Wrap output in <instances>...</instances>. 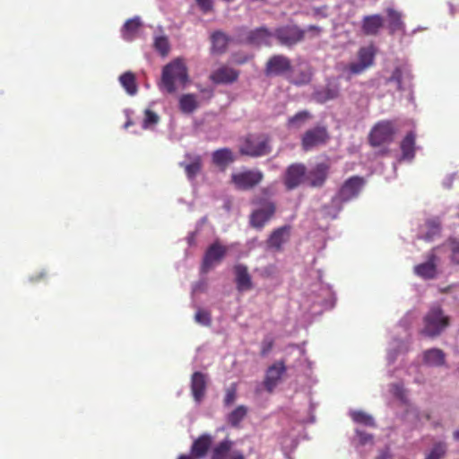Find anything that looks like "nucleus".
Listing matches in <instances>:
<instances>
[{
    "label": "nucleus",
    "mask_w": 459,
    "mask_h": 459,
    "mask_svg": "<svg viewBox=\"0 0 459 459\" xmlns=\"http://www.w3.org/2000/svg\"><path fill=\"white\" fill-rule=\"evenodd\" d=\"M454 438H455V440H459V429H457V430H455V431L454 432Z\"/></svg>",
    "instance_id": "nucleus-54"
},
{
    "label": "nucleus",
    "mask_w": 459,
    "mask_h": 459,
    "mask_svg": "<svg viewBox=\"0 0 459 459\" xmlns=\"http://www.w3.org/2000/svg\"><path fill=\"white\" fill-rule=\"evenodd\" d=\"M286 370L283 360L276 361L267 368L263 385L268 393L273 392Z\"/></svg>",
    "instance_id": "nucleus-14"
},
{
    "label": "nucleus",
    "mask_w": 459,
    "mask_h": 459,
    "mask_svg": "<svg viewBox=\"0 0 459 459\" xmlns=\"http://www.w3.org/2000/svg\"><path fill=\"white\" fill-rule=\"evenodd\" d=\"M212 160L216 166L225 169L229 164L235 160V156L230 149L221 148L212 152Z\"/></svg>",
    "instance_id": "nucleus-26"
},
{
    "label": "nucleus",
    "mask_w": 459,
    "mask_h": 459,
    "mask_svg": "<svg viewBox=\"0 0 459 459\" xmlns=\"http://www.w3.org/2000/svg\"><path fill=\"white\" fill-rule=\"evenodd\" d=\"M394 128L391 121L378 122L370 131L368 142L374 147L381 146L393 141Z\"/></svg>",
    "instance_id": "nucleus-7"
},
{
    "label": "nucleus",
    "mask_w": 459,
    "mask_h": 459,
    "mask_svg": "<svg viewBox=\"0 0 459 459\" xmlns=\"http://www.w3.org/2000/svg\"><path fill=\"white\" fill-rule=\"evenodd\" d=\"M307 31H310L313 33V36H318L322 32V28L316 25H309L307 30Z\"/></svg>",
    "instance_id": "nucleus-51"
},
{
    "label": "nucleus",
    "mask_w": 459,
    "mask_h": 459,
    "mask_svg": "<svg viewBox=\"0 0 459 459\" xmlns=\"http://www.w3.org/2000/svg\"><path fill=\"white\" fill-rule=\"evenodd\" d=\"M446 245L448 246L450 254V261L455 265H459V239L455 238H449Z\"/></svg>",
    "instance_id": "nucleus-39"
},
{
    "label": "nucleus",
    "mask_w": 459,
    "mask_h": 459,
    "mask_svg": "<svg viewBox=\"0 0 459 459\" xmlns=\"http://www.w3.org/2000/svg\"><path fill=\"white\" fill-rule=\"evenodd\" d=\"M233 442L228 438L218 443L211 453L210 459H228L230 457Z\"/></svg>",
    "instance_id": "nucleus-29"
},
{
    "label": "nucleus",
    "mask_w": 459,
    "mask_h": 459,
    "mask_svg": "<svg viewBox=\"0 0 459 459\" xmlns=\"http://www.w3.org/2000/svg\"><path fill=\"white\" fill-rule=\"evenodd\" d=\"M357 433L359 436L361 444H367L368 442H371L373 439V437L370 434H367V433L360 432V431H357Z\"/></svg>",
    "instance_id": "nucleus-50"
},
{
    "label": "nucleus",
    "mask_w": 459,
    "mask_h": 459,
    "mask_svg": "<svg viewBox=\"0 0 459 459\" xmlns=\"http://www.w3.org/2000/svg\"><path fill=\"white\" fill-rule=\"evenodd\" d=\"M198 7L204 13H210L213 10L212 0H195Z\"/></svg>",
    "instance_id": "nucleus-47"
},
{
    "label": "nucleus",
    "mask_w": 459,
    "mask_h": 459,
    "mask_svg": "<svg viewBox=\"0 0 459 459\" xmlns=\"http://www.w3.org/2000/svg\"><path fill=\"white\" fill-rule=\"evenodd\" d=\"M255 208L249 215V224L252 228L261 230L276 212V204L268 199L254 200Z\"/></svg>",
    "instance_id": "nucleus-3"
},
{
    "label": "nucleus",
    "mask_w": 459,
    "mask_h": 459,
    "mask_svg": "<svg viewBox=\"0 0 459 459\" xmlns=\"http://www.w3.org/2000/svg\"><path fill=\"white\" fill-rule=\"evenodd\" d=\"M229 40L230 39L225 33L215 31L212 35V50L220 54L225 52Z\"/></svg>",
    "instance_id": "nucleus-34"
},
{
    "label": "nucleus",
    "mask_w": 459,
    "mask_h": 459,
    "mask_svg": "<svg viewBox=\"0 0 459 459\" xmlns=\"http://www.w3.org/2000/svg\"><path fill=\"white\" fill-rule=\"evenodd\" d=\"M272 152L271 138L268 134H248L241 140L239 152L249 157H262Z\"/></svg>",
    "instance_id": "nucleus-2"
},
{
    "label": "nucleus",
    "mask_w": 459,
    "mask_h": 459,
    "mask_svg": "<svg viewBox=\"0 0 459 459\" xmlns=\"http://www.w3.org/2000/svg\"><path fill=\"white\" fill-rule=\"evenodd\" d=\"M274 344V340L271 336H265L261 342V351L260 354L262 357H265L272 351Z\"/></svg>",
    "instance_id": "nucleus-46"
},
{
    "label": "nucleus",
    "mask_w": 459,
    "mask_h": 459,
    "mask_svg": "<svg viewBox=\"0 0 459 459\" xmlns=\"http://www.w3.org/2000/svg\"><path fill=\"white\" fill-rule=\"evenodd\" d=\"M186 159L187 161L181 162L180 167L185 169L189 179H194L202 170V158L200 155L186 154Z\"/></svg>",
    "instance_id": "nucleus-24"
},
{
    "label": "nucleus",
    "mask_w": 459,
    "mask_h": 459,
    "mask_svg": "<svg viewBox=\"0 0 459 459\" xmlns=\"http://www.w3.org/2000/svg\"><path fill=\"white\" fill-rule=\"evenodd\" d=\"M384 26V19L380 14L367 15L362 19L361 29L365 35L376 36Z\"/></svg>",
    "instance_id": "nucleus-22"
},
{
    "label": "nucleus",
    "mask_w": 459,
    "mask_h": 459,
    "mask_svg": "<svg viewBox=\"0 0 459 459\" xmlns=\"http://www.w3.org/2000/svg\"><path fill=\"white\" fill-rule=\"evenodd\" d=\"M132 125H133V122H132L130 119H128V120L126 121V123L125 124L124 127H125V128H128V127H129L130 126H132Z\"/></svg>",
    "instance_id": "nucleus-55"
},
{
    "label": "nucleus",
    "mask_w": 459,
    "mask_h": 459,
    "mask_svg": "<svg viewBox=\"0 0 459 459\" xmlns=\"http://www.w3.org/2000/svg\"><path fill=\"white\" fill-rule=\"evenodd\" d=\"M178 459H195L191 455H180Z\"/></svg>",
    "instance_id": "nucleus-53"
},
{
    "label": "nucleus",
    "mask_w": 459,
    "mask_h": 459,
    "mask_svg": "<svg viewBox=\"0 0 459 459\" xmlns=\"http://www.w3.org/2000/svg\"><path fill=\"white\" fill-rule=\"evenodd\" d=\"M339 93L340 89L338 84L328 83L325 87L316 91L313 93L312 98L317 103L324 104L328 100L338 98Z\"/></svg>",
    "instance_id": "nucleus-25"
},
{
    "label": "nucleus",
    "mask_w": 459,
    "mask_h": 459,
    "mask_svg": "<svg viewBox=\"0 0 459 459\" xmlns=\"http://www.w3.org/2000/svg\"><path fill=\"white\" fill-rule=\"evenodd\" d=\"M153 47L157 52L162 56H166L170 49L169 42L167 36H157L154 38Z\"/></svg>",
    "instance_id": "nucleus-38"
},
{
    "label": "nucleus",
    "mask_w": 459,
    "mask_h": 459,
    "mask_svg": "<svg viewBox=\"0 0 459 459\" xmlns=\"http://www.w3.org/2000/svg\"><path fill=\"white\" fill-rule=\"evenodd\" d=\"M423 360L429 366L441 367L446 364V354L437 348L429 349L423 353Z\"/></svg>",
    "instance_id": "nucleus-28"
},
{
    "label": "nucleus",
    "mask_w": 459,
    "mask_h": 459,
    "mask_svg": "<svg viewBox=\"0 0 459 459\" xmlns=\"http://www.w3.org/2000/svg\"><path fill=\"white\" fill-rule=\"evenodd\" d=\"M291 61L284 55H273L265 65V74L267 76L281 75L291 70Z\"/></svg>",
    "instance_id": "nucleus-15"
},
{
    "label": "nucleus",
    "mask_w": 459,
    "mask_h": 459,
    "mask_svg": "<svg viewBox=\"0 0 459 459\" xmlns=\"http://www.w3.org/2000/svg\"><path fill=\"white\" fill-rule=\"evenodd\" d=\"M239 41L249 45L260 47V46H270L271 39L273 37V33L271 32L267 28L261 27L249 31H247L244 38L243 34H239Z\"/></svg>",
    "instance_id": "nucleus-12"
},
{
    "label": "nucleus",
    "mask_w": 459,
    "mask_h": 459,
    "mask_svg": "<svg viewBox=\"0 0 459 459\" xmlns=\"http://www.w3.org/2000/svg\"><path fill=\"white\" fill-rule=\"evenodd\" d=\"M247 413V408L244 405L238 406L228 416V422L232 427H238Z\"/></svg>",
    "instance_id": "nucleus-37"
},
{
    "label": "nucleus",
    "mask_w": 459,
    "mask_h": 459,
    "mask_svg": "<svg viewBox=\"0 0 459 459\" xmlns=\"http://www.w3.org/2000/svg\"><path fill=\"white\" fill-rule=\"evenodd\" d=\"M311 118V114L307 111H299L288 120L289 126L299 128L307 120Z\"/></svg>",
    "instance_id": "nucleus-40"
},
{
    "label": "nucleus",
    "mask_w": 459,
    "mask_h": 459,
    "mask_svg": "<svg viewBox=\"0 0 459 459\" xmlns=\"http://www.w3.org/2000/svg\"><path fill=\"white\" fill-rule=\"evenodd\" d=\"M188 71L182 59L177 58L162 69L161 87L168 93H175L177 91V84L185 87L188 82Z\"/></svg>",
    "instance_id": "nucleus-1"
},
{
    "label": "nucleus",
    "mask_w": 459,
    "mask_h": 459,
    "mask_svg": "<svg viewBox=\"0 0 459 459\" xmlns=\"http://www.w3.org/2000/svg\"><path fill=\"white\" fill-rule=\"evenodd\" d=\"M330 166L325 162L317 163L307 173V179L313 187L322 186L328 178Z\"/></svg>",
    "instance_id": "nucleus-17"
},
{
    "label": "nucleus",
    "mask_w": 459,
    "mask_h": 459,
    "mask_svg": "<svg viewBox=\"0 0 459 459\" xmlns=\"http://www.w3.org/2000/svg\"><path fill=\"white\" fill-rule=\"evenodd\" d=\"M376 50L374 46L370 45L368 47L360 48L358 51L359 62L366 65L368 68L372 66L374 64Z\"/></svg>",
    "instance_id": "nucleus-35"
},
{
    "label": "nucleus",
    "mask_w": 459,
    "mask_h": 459,
    "mask_svg": "<svg viewBox=\"0 0 459 459\" xmlns=\"http://www.w3.org/2000/svg\"><path fill=\"white\" fill-rule=\"evenodd\" d=\"M179 108L185 114L193 113L199 106L197 98L195 94H183L178 100Z\"/></svg>",
    "instance_id": "nucleus-31"
},
{
    "label": "nucleus",
    "mask_w": 459,
    "mask_h": 459,
    "mask_svg": "<svg viewBox=\"0 0 459 459\" xmlns=\"http://www.w3.org/2000/svg\"><path fill=\"white\" fill-rule=\"evenodd\" d=\"M314 12H315V14H319V13H320V11H319V9H318V8L315 9V11H314Z\"/></svg>",
    "instance_id": "nucleus-56"
},
{
    "label": "nucleus",
    "mask_w": 459,
    "mask_h": 459,
    "mask_svg": "<svg viewBox=\"0 0 459 459\" xmlns=\"http://www.w3.org/2000/svg\"><path fill=\"white\" fill-rule=\"evenodd\" d=\"M235 282L238 291L249 290L253 288L252 279L246 264H237L234 265Z\"/></svg>",
    "instance_id": "nucleus-21"
},
{
    "label": "nucleus",
    "mask_w": 459,
    "mask_h": 459,
    "mask_svg": "<svg viewBox=\"0 0 459 459\" xmlns=\"http://www.w3.org/2000/svg\"><path fill=\"white\" fill-rule=\"evenodd\" d=\"M231 178L238 188L247 190L260 184L264 174L259 170H246L232 174Z\"/></svg>",
    "instance_id": "nucleus-11"
},
{
    "label": "nucleus",
    "mask_w": 459,
    "mask_h": 459,
    "mask_svg": "<svg viewBox=\"0 0 459 459\" xmlns=\"http://www.w3.org/2000/svg\"><path fill=\"white\" fill-rule=\"evenodd\" d=\"M228 459H246L244 454L240 450H234L230 453Z\"/></svg>",
    "instance_id": "nucleus-52"
},
{
    "label": "nucleus",
    "mask_w": 459,
    "mask_h": 459,
    "mask_svg": "<svg viewBox=\"0 0 459 459\" xmlns=\"http://www.w3.org/2000/svg\"><path fill=\"white\" fill-rule=\"evenodd\" d=\"M449 325V317L445 316L440 307H432L424 317L422 333L429 337L439 335Z\"/></svg>",
    "instance_id": "nucleus-4"
},
{
    "label": "nucleus",
    "mask_w": 459,
    "mask_h": 459,
    "mask_svg": "<svg viewBox=\"0 0 459 459\" xmlns=\"http://www.w3.org/2000/svg\"><path fill=\"white\" fill-rule=\"evenodd\" d=\"M365 180L359 176H353L344 181L338 193L332 200L333 205L341 206L343 203L356 198L360 193Z\"/></svg>",
    "instance_id": "nucleus-5"
},
{
    "label": "nucleus",
    "mask_w": 459,
    "mask_h": 459,
    "mask_svg": "<svg viewBox=\"0 0 459 459\" xmlns=\"http://www.w3.org/2000/svg\"><path fill=\"white\" fill-rule=\"evenodd\" d=\"M159 120L160 117L155 112L152 111L151 109H146L144 112V118L143 121V128H151L152 126L158 124Z\"/></svg>",
    "instance_id": "nucleus-43"
},
{
    "label": "nucleus",
    "mask_w": 459,
    "mask_h": 459,
    "mask_svg": "<svg viewBox=\"0 0 459 459\" xmlns=\"http://www.w3.org/2000/svg\"><path fill=\"white\" fill-rule=\"evenodd\" d=\"M306 30L298 25H284L275 29L273 37L278 42L285 47L291 48L304 40Z\"/></svg>",
    "instance_id": "nucleus-6"
},
{
    "label": "nucleus",
    "mask_w": 459,
    "mask_h": 459,
    "mask_svg": "<svg viewBox=\"0 0 459 459\" xmlns=\"http://www.w3.org/2000/svg\"><path fill=\"white\" fill-rule=\"evenodd\" d=\"M206 388L207 375L199 371L193 373L191 377V392L196 403H200L204 399Z\"/></svg>",
    "instance_id": "nucleus-20"
},
{
    "label": "nucleus",
    "mask_w": 459,
    "mask_h": 459,
    "mask_svg": "<svg viewBox=\"0 0 459 459\" xmlns=\"http://www.w3.org/2000/svg\"><path fill=\"white\" fill-rule=\"evenodd\" d=\"M457 371H458V373H459V365H458V368H457Z\"/></svg>",
    "instance_id": "nucleus-59"
},
{
    "label": "nucleus",
    "mask_w": 459,
    "mask_h": 459,
    "mask_svg": "<svg viewBox=\"0 0 459 459\" xmlns=\"http://www.w3.org/2000/svg\"><path fill=\"white\" fill-rule=\"evenodd\" d=\"M329 139V134L325 126H316L305 132L302 136L301 144L305 151H308L315 146L324 144Z\"/></svg>",
    "instance_id": "nucleus-13"
},
{
    "label": "nucleus",
    "mask_w": 459,
    "mask_h": 459,
    "mask_svg": "<svg viewBox=\"0 0 459 459\" xmlns=\"http://www.w3.org/2000/svg\"><path fill=\"white\" fill-rule=\"evenodd\" d=\"M44 276L43 273H41L39 276L37 277V279L42 278Z\"/></svg>",
    "instance_id": "nucleus-58"
},
{
    "label": "nucleus",
    "mask_w": 459,
    "mask_h": 459,
    "mask_svg": "<svg viewBox=\"0 0 459 459\" xmlns=\"http://www.w3.org/2000/svg\"><path fill=\"white\" fill-rule=\"evenodd\" d=\"M195 319L196 323L205 326L210 325L212 323L211 314L208 311L201 308L196 311Z\"/></svg>",
    "instance_id": "nucleus-44"
},
{
    "label": "nucleus",
    "mask_w": 459,
    "mask_h": 459,
    "mask_svg": "<svg viewBox=\"0 0 459 459\" xmlns=\"http://www.w3.org/2000/svg\"><path fill=\"white\" fill-rule=\"evenodd\" d=\"M143 22L139 16L128 19L122 28V37L126 41H132L137 35Z\"/></svg>",
    "instance_id": "nucleus-27"
},
{
    "label": "nucleus",
    "mask_w": 459,
    "mask_h": 459,
    "mask_svg": "<svg viewBox=\"0 0 459 459\" xmlns=\"http://www.w3.org/2000/svg\"><path fill=\"white\" fill-rule=\"evenodd\" d=\"M403 78L410 79L411 75L405 66L398 65L393 71L392 75L386 80V83L395 82L397 85V90L403 91Z\"/></svg>",
    "instance_id": "nucleus-32"
},
{
    "label": "nucleus",
    "mask_w": 459,
    "mask_h": 459,
    "mask_svg": "<svg viewBox=\"0 0 459 459\" xmlns=\"http://www.w3.org/2000/svg\"><path fill=\"white\" fill-rule=\"evenodd\" d=\"M366 69H368V67L359 61L355 63H351L348 65V70L351 74H359L363 73Z\"/></svg>",
    "instance_id": "nucleus-48"
},
{
    "label": "nucleus",
    "mask_w": 459,
    "mask_h": 459,
    "mask_svg": "<svg viewBox=\"0 0 459 459\" xmlns=\"http://www.w3.org/2000/svg\"><path fill=\"white\" fill-rule=\"evenodd\" d=\"M425 418H426L427 420H429V419H430V415H429V413H426V414H425Z\"/></svg>",
    "instance_id": "nucleus-57"
},
{
    "label": "nucleus",
    "mask_w": 459,
    "mask_h": 459,
    "mask_svg": "<svg viewBox=\"0 0 459 459\" xmlns=\"http://www.w3.org/2000/svg\"><path fill=\"white\" fill-rule=\"evenodd\" d=\"M119 82L129 95H134L137 92V84L135 75L132 72H126L119 76Z\"/></svg>",
    "instance_id": "nucleus-33"
},
{
    "label": "nucleus",
    "mask_w": 459,
    "mask_h": 459,
    "mask_svg": "<svg viewBox=\"0 0 459 459\" xmlns=\"http://www.w3.org/2000/svg\"><path fill=\"white\" fill-rule=\"evenodd\" d=\"M446 446L443 442H438L434 445L430 452L427 455L426 459H442L446 455Z\"/></svg>",
    "instance_id": "nucleus-42"
},
{
    "label": "nucleus",
    "mask_w": 459,
    "mask_h": 459,
    "mask_svg": "<svg viewBox=\"0 0 459 459\" xmlns=\"http://www.w3.org/2000/svg\"><path fill=\"white\" fill-rule=\"evenodd\" d=\"M387 22H388V30L391 35H394L396 32H401L403 34L405 33V24L403 21V14L399 11L394 8H387L385 10Z\"/></svg>",
    "instance_id": "nucleus-23"
},
{
    "label": "nucleus",
    "mask_w": 459,
    "mask_h": 459,
    "mask_svg": "<svg viewBox=\"0 0 459 459\" xmlns=\"http://www.w3.org/2000/svg\"><path fill=\"white\" fill-rule=\"evenodd\" d=\"M307 178V168L302 163L290 165L283 176V184L287 190L290 191L299 187Z\"/></svg>",
    "instance_id": "nucleus-8"
},
{
    "label": "nucleus",
    "mask_w": 459,
    "mask_h": 459,
    "mask_svg": "<svg viewBox=\"0 0 459 459\" xmlns=\"http://www.w3.org/2000/svg\"><path fill=\"white\" fill-rule=\"evenodd\" d=\"M415 139L414 132H409L401 143V150L404 159L411 160L415 154Z\"/></svg>",
    "instance_id": "nucleus-30"
},
{
    "label": "nucleus",
    "mask_w": 459,
    "mask_h": 459,
    "mask_svg": "<svg viewBox=\"0 0 459 459\" xmlns=\"http://www.w3.org/2000/svg\"><path fill=\"white\" fill-rule=\"evenodd\" d=\"M239 72L234 68L222 65L211 74L210 79L216 84H229L236 82Z\"/></svg>",
    "instance_id": "nucleus-18"
},
{
    "label": "nucleus",
    "mask_w": 459,
    "mask_h": 459,
    "mask_svg": "<svg viewBox=\"0 0 459 459\" xmlns=\"http://www.w3.org/2000/svg\"><path fill=\"white\" fill-rule=\"evenodd\" d=\"M226 254L227 247L222 246L218 240L214 241L204 253L202 272L208 273L215 264L221 263Z\"/></svg>",
    "instance_id": "nucleus-9"
},
{
    "label": "nucleus",
    "mask_w": 459,
    "mask_h": 459,
    "mask_svg": "<svg viewBox=\"0 0 459 459\" xmlns=\"http://www.w3.org/2000/svg\"><path fill=\"white\" fill-rule=\"evenodd\" d=\"M351 417L357 423L370 427L375 426L374 419L364 411H354L351 413Z\"/></svg>",
    "instance_id": "nucleus-41"
},
{
    "label": "nucleus",
    "mask_w": 459,
    "mask_h": 459,
    "mask_svg": "<svg viewBox=\"0 0 459 459\" xmlns=\"http://www.w3.org/2000/svg\"><path fill=\"white\" fill-rule=\"evenodd\" d=\"M311 81V73L309 72H301L299 78L292 81V82L296 85H303L307 84Z\"/></svg>",
    "instance_id": "nucleus-49"
},
{
    "label": "nucleus",
    "mask_w": 459,
    "mask_h": 459,
    "mask_svg": "<svg viewBox=\"0 0 459 459\" xmlns=\"http://www.w3.org/2000/svg\"><path fill=\"white\" fill-rule=\"evenodd\" d=\"M438 249L439 247L432 248L427 255V261L414 266L413 271L416 275L426 280L436 278L437 264L439 260L436 252Z\"/></svg>",
    "instance_id": "nucleus-10"
},
{
    "label": "nucleus",
    "mask_w": 459,
    "mask_h": 459,
    "mask_svg": "<svg viewBox=\"0 0 459 459\" xmlns=\"http://www.w3.org/2000/svg\"><path fill=\"white\" fill-rule=\"evenodd\" d=\"M427 231L423 237L426 241H431L439 235L441 230L440 221L437 219H429L426 221Z\"/></svg>",
    "instance_id": "nucleus-36"
},
{
    "label": "nucleus",
    "mask_w": 459,
    "mask_h": 459,
    "mask_svg": "<svg viewBox=\"0 0 459 459\" xmlns=\"http://www.w3.org/2000/svg\"><path fill=\"white\" fill-rule=\"evenodd\" d=\"M212 445V437L209 434H202L192 443L190 455L195 459L206 456Z\"/></svg>",
    "instance_id": "nucleus-19"
},
{
    "label": "nucleus",
    "mask_w": 459,
    "mask_h": 459,
    "mask_svg": "<svg viewBox=\"0 0 459 459\" xmlns=\"http://www.w3.org/2000/svg\"><path fill=\"white\" fill-rule=\"evenodd\" d=\"M237 398V385L232 384L230 387L226 389L225 396H224V405L230 406Z\"/></svg>",
    "instance_id": "nucleus-45"
},
{
    "label": "nucleus",
    "mask_w": 459,
    "mask_h": 459,
    "mask_svg": "<svg viewBox=\"0 0 459 459\" xmlns=\"http://www.w3.org/2000/svg\"><path fill=\"white\" fill-rule=\"evenodd\" d=\"M290 236V227L281 226L274 230L266 240L267 247L275 251H281L283 244L289 241Z\"/></svg>",
    "instance_id": "nucleus-16"
}]
</instances>
